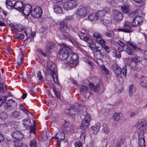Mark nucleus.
I'll list each match as a JSON object with an SVG mask.
<instances>
[{
	"label": "nucleus",
	"mask_w": 147,
	"mask_h": 147,
	"mask_svg": "<svg viewBox=\"0 0 147 147\" xmlns=\"http://www.w3.org/2000/svg\"><path fill=\"white\" fill-rule=\"evenodd\" d=\"M84 84L85 86L82 85L80 86V91L84 97L88 98L90 95V94H92L91 92H89L88 91V88L87 87L88 85L90 89H92L97 93L101 94L103 92V87L100 85L94 86L93 84L90 83L87 80L85 81Z\"/></svg>",
	"instance_id": "1"
},
{
	"label": "nucleus",
	"mask_w": 147,
	"mask_h": 147,
	"mask_svg": "<svg viewBox=\"0 0 147 147\" xmlns=\"http://www.w3.org/2000/svg\"><path fill=\"white\" fill-rule=\"evenodd\" d=\"M137 128L140 130V132L138 136V143L140 147H145V138L144 136V131L147 128V124L146 123L139 122L137 124Z\"/></svg>",
	"instance_id": "2"
},
{
	"label": "nucleus",
	"mask_w": 147,
	"mask_h": 147,
	"mask_svg": "<svg viewBox=\"0 0 147 147\" xmlns=\"http://www.w3.org/2000/svg\"><path fill=\"white\" fill-rule=\"evenodd\" d=\"M64 47L58 52V57L63 60L66 59L69 54L72 52V49L68 46L63 44Z\"/></svg>",
	"instance_id": "3"
},
{
	"label": "nucleus",
	"mask_w": 147,
	"mask_h": 147,
	"mask_svg": "<svg viewBox=\"0 0 147 147\" xmlns=\"http://www.w3.org/2000/svg\"><path fill=\"white\" fill-rule=\"evenodd\" d=\"M74 106L73 108L66 109L65 111L66 114L74 117L75 116V112L78 110L79 112L82 108V106L78 103H76Z\"/></svg>",
	"instance_id": "4"
},
{
	"label": "nucleus",
	"mask_w": 147,
	"mask_h": 147,
	"mask_svg": "<svg viewBox=\"0 0 147 147\" xmlns=\"http://www.w3.org/2000/svg\"><path fill=\"white\" fill-rule=\"evenodd\" d=\"M77 4L76 0H68L64 3L63 7L65 10H68L76 7Z\"/></svg>",
	"instance_id": "5"
},
{
	"label": "nucleus",
	"mask_w": 147,
	"mask_h": 147,
	"mask_svg": "<svg viewBox=\"0 0 147 147\" xmlns=\"http://www.w3.org/2000/svg\"><path fill=\"white\" fill-rule=\"evenodd\" d=\"M89 12V8L86 7L77 9L76 13L79 17H83L86 16Z\"/></svg>",
	"instance_id": "6"
},
{
	"label": "nucleus",
	"mask_w": 147,
	"mask_h": 147,
	"mask_svg": "<svg viewBox=\"0 0 147 147\" xmlns=\"http://www.w3.org/2000/svg\"><path fill=\"white\" fill-rule=\"evenodd\" d=\"M42 11L40 7L38 6L32 9L31 12V16L35 18L40 17L42 15Z\"/></svg>",
	"instance_id": "7"
},
{
	"label": "nucleus",
	"mask_w": 147,
	"mask_h": 147,
	"mask_svg": "<svg viewBox=\"0 0 147 147\" xmlns=\"http://www.w3.org/2000/svg\"><path fill=\"white\" fill-rule=\"evenodd\" d=\"M6 104L7 105L5 106V108L9 109L10 110L16 109L17 107V102L12 99L7 100Z\"/></svg>",
	"instance_id": "8"
},
{
	"label": "nucleus",
	"mask_w": 147,
	"mask_h": 147,
	"mask_svg": "<svg viewBox=\"0 0 147 147\" xmlns=\"http://www.w3.org/2000/svg\"><path fill=\"white\" fill-rule=\"evenodd\" d=\"M93 52L94 57L98 59L101 60L103 58L104 55L102 54L103 50L102 49H98L97 48H93Z\"/></svg>",
	"instance_id": "9"
},
{
	"label": "nucleus",
	"mask_w": 147,
	"mask_h": 147,
	"mask_svg": "<svg viewBox=\"0 0 147 147\" xmlns=\"http://www.w3.org/2000/svg\"><path fill=\"white\" fill-rule=\"evenodd\" d=\"M47 66V70L48 71L49 74L57 73V69L56 66L52 61H49L48 62Z\"/></svg>",
	"instance_id": "10"
},
{
	"label": "nucleus",
	"mask_w": 147,
	"mask_h": 147,
	"mask_svg": "<svg viewBox=\"0 0 147 147\" xmlns=\"http://www.w3.org/2000/svg\"><path fill=\"white\" fill-rule=\"evenodd\" d=\"M66 60L69 63L71 64L76 63L77 61L78 60V56L77 55L71 53L69 55Z\"/></svg>",
	"instance_id": "11"
},
{
	"label": "nucleus",
	"mask_w": 147,
	"mask_h": 147,
	"mask_svg": "<svg viewBox=\"0 0 147 147\" xmlns=\"http://www.w3.org/2000/svg\"><path fill=\"white\" fill-rule=\"evenodd\" d=\"M109 11V9L108 8L106 7L100 11L96 13L98 19L101 21H104V17L105 14L108 13Z\"/></svg>",
	"instance_id": "12"
},
{
	"label": "nucleus",
	"mask_w": 147,
	"mask_h": 147,
	"mask_svg": "<svg viewBox=\"0 0 147 147\" xmlns=\"http://www.w3.org/2000/svg\"><path fill=\"white\" fill-rule=\"evenodd\" d=\"M112 12L113 16L115 20L118 21L122 20L123 15L121 12L117 10H114Z\"/></svg>",
	"instance_id": "13"
},
{
	"label": "nucleus",
	"mask_w": 147,
	"mask_h": 147,
	"mask_svg": "<svg viewBox=\"0 0 147 147\" xmlns=\"http://www.w3.org/2000/svg\"><path fill=\"white\" fill-rule=\"evenodd\" d=\"M141 13L142 12L140 10L137 9L132 12L130 14V16H131V15L134 14L135 16H136L134 18L136 19V20H137L141 23L143 19L142 17L140 16L141 15Z\"/></svg>",
	"instance_id": "14"
},
{
	"label": "nucleus",
	"mask_w": 147,
	"mask_h": 147,
	"mask_svg": "<svg viewBox=\"0 0 147 147\" xmlns=\"http://www.w3.org/2000/svg\"><path fill=\"white\" fill-rule=\"evenodd\" d=\"M32 6L29 4H26L22 7L21 12L24 15L28 16L31 11Z\"/></svg>",
	"instance_id": "15"
},
{
	"label": "nucleus",
	"mask_w": 147,
	"mask_h": 147,
	"mask_svg": "<svg viewBox=\"0 0 147 147\" xmlns=\"http://www.w3.org/2000/svg\"><path fill=\"white\" fill-rule=\"evenodd\" d=\"M112 68L114 73L117 76L119 75L121 72V70L119 66L117 64L113 65Z\"/></svg>",
	"instance_id": "16"
},
{
	"label": "nucleus",
	"mask_w": 147,
	"mask_h": 147,
	"mask_svg": "<svg viewBox=\"0 0 147 147\" xmlns=\"http://www.w3.org/2000/svg\"><path fill=\"white\" fill-rule=\"evenodd\" d=\"M123 114L120 112L115 113L113 115V118L115 121H119L123 117Z\"/></svg>",
	"instance_id": "17"
},
{
	"label": "nucleus",
	"mask_w": 147,
	"mask_h": 147,
	"mask_svg": "<svg viewBox=\"0 0 147 147\" xmlns=\"http://www.w3.org/2000/svg\"><path fill=\"white\" fill-rule=\"evenodd\" d=\"M12 137L15 139L20 140L24 136V134L19 131H16L13 132L12 134Z\"/></svg>",
	"instance_id": "18"
},
{
	"label": "nucleus",
	"mask_w": 147,
	"mask_h": 147,
	"mask_svg": "<svg viewBox=\"0 0 147 147\" xmlns=\"http://www.w3.org/2000/svg\"><path fill=\"white\" fill-rule=\"evenodd\" d=\"M60 36L61 38H62L65 40H66L69 41H72V38L70 36L68 33L65 32L63 31L61 32Z\"/></svg>",
	"instance_id": "19"
},
{
	"label": "nucleus",
	"mask_w": 147,
	"mask_h": 147,
	"mask_svg": "<svg viewBox=\"0 0 147 147\" xmlns=\"http://www.w3.org/2000/svg\"><path fill=\"white\" fill-rule=\"evenodd\" d=\"M133 27L132 23L127 22L126 21L124 23L123 27L126 30V32H128L130 33L131 32V30L132 29V27Z\"/></svg>",
	"instance_id": "20"
},
{
	"label": "nucleus",
	"mask_w": 147,
	"mask_h": 147,
	"mask_svg": "<svg viewBox=\"0 0 147 147\" xmlns=\"http://www.w3.org/2000/svg\"><path fill=\"white\" fill-rule=\"evenodd\" d=\"M23 3L21 1H17L14 4V7L15 9L21 12L22 8Z\"/></svg>",
	"instance_id": "21"
},
{
	"label": "nucleus",
	"mask_w": 147,
	"mask_h": 147,
	"mask_svg": "<svg viewBox=\"0 0 147 147\" xmlns=\"http://www.w3.org/2000/svg\"><path fill=\"white\" fill-rule=\"evenodd\" d=\"M64 127L66 131L71 132L74 128V127L71 125L68 121H65L64 125Z\"/></svg>",
	"instance_id": "22"
},
{
	"label": "nucleus",
	"mask_w": 147,
	"mask_h": 147,
	"mask_svg": "<svg viewBox=\"0 0 147 147\" xmlns=\"http://www.w3.org/2000/svg\"><path fill=\"white\" fill-rule=\"evenodd\" d=\"M79 36L80 38L87 42L90 43V40L89 38L87 36L86 34L83 32H81L79 34Z\"/></svg>",
	"instance_id": "23"
},
{
	"label": "nucleus",
	"mask_w": 147,
	"mask_h": 147,
	"mask_svg": "<svg viewBox=\"0 0 147 147\" xmlns=\"http://www.w3.org/2000/svg\"><path fill=\"white\" fill-rule=\"evenodd\" d=\"M89 122L88 121H87L86 119L83 120L82 121V124L80 126V129L84 130L87 128L89 125Z\"/></svg>",
	"instance_id": "24"
},
{
	"label": "nucleus",
	"mask_w": 147,
	"mask_h": 147,
	"mask_svg": "<svg viewBox=\"0 0 147 147\" xmlns=\"http://www.w3.org/2000/svg\"><path fill=\"white\" fill-rule=\"evenodd\" d=\"M96 13H92L90 14L88 17L89 20L93 21L98 19Z\"/></svg>",
	"instance_id": "25"
},
{
	"label": "nucleus",
	"mask_w": 147,
	"mask_h": 147,
	"mask_svg": "<svg viewBox=\"0 0 147 147\" xmlns=\"http://www.w3.org/2000/svg\"><path fill=\"white\" fill-rule=\"evenodd\" d=\"M126 141L124 139H121L118 142L117 147H127Z\"/></svg>",
	"instance_id": "26"
},
{
	"label": "nucleus",
	"mask_w": 147,
	"mask_h": 147,
	"mask_svg": "<svg viewBox=\"0 0 147 147\" xmlns=\"http://www.w3.org/2000/svg\"><path fill=\"white\" fill-rule=\"evenodd\" d=\"M101 126L100 123V122H97L95 126H92L91 127V129L92 130H94L95 134H96L99 130Z\"/></svg>",
	"instance_id": "27"
},
{
	"label": "nucleus",
	"mask_w": 147,
	"mask_h": 147,
	"mask_svg": "<svg viewBox=\"0 0 147 147\" xmlns=\"http://www.w3.org/2000/svg\"><path fill=\"white\" fill-rule=\"evenodd\" d=\"M121 9L122 11L124 13H128L130 11L129 6L127 4L123 5L121 6Z\"/></svg>",
	"instance_id": "28"
},
{
	"label": "nucleus",
	"mask_w": 147,
	"mask_h": 147,
	"mask_svg": "<svg viewBox=\"0 0 147 147\" xmlns=\"http://www.w3.org/2000/svg\"><path fill=\"white\" fill-rule=\"evenodd\" d=\"M14 146L15 147H27L26 144L21 140L15 142Z\"/></svg>",
	"instance_id": "29"
},
{
	"label": "nucleus",
	"mask_w": 147,
	"mask_h": 147,
	"mask_svg": "<svg viewBox=\"0 0 147 147\" xmlns=\"http://www.w3.org/2000/svg\"><path fill=\"white\" fill-rule=\"evenodd\" d=\"M140 84L144 87H147V78L145 77H142L141 79Z\"/></svg>",
	"instance_id": "30"
},
{
	"label": "nucleus",
	"mask_w": 147,
	"mask_h": 147,
	"mask_svg": "<svg viewBox=\"0 0 147 147\" xmlns=\"http://www.w3.org/2000/svg\"><path fill=\"white\" fill-rule=\"evenodd\" d=\"M59 134L57 133L56 135L55 138L57 139L58 140H63L65 138V134L64 132L63 131L60 133L59 136H58Z\"/></svg>",
	"instance_id": "31"
},
{
	"label": "nucleus",
	"mask_w": 147,
	"mask_h": 147,
	"mask_svg": "<svg viewBox=\"0 0 147 147\" xmlns=\"http://www.w3.org/2000/svg\"><path fill=\"white\" fill-rule=\"evenodd\" d=\"M54 11L55 12L59 14L62 12L63 9L60 6L56 5L54 7Z\"/></svg>",
	"instance_id": "32"
},
{
	"label": "nucleus",
	"mask_w": 147,
	"mask_h": 147,
	"mask_svg": "<svg viewBox=\"0 0 147 147\" xmlns=\"http://www.w3.org/2000/svg\"><path fill=\"white\" fill-rule=\"evenodd\" d=\"M30 121L29 119H25L23 121V124L26 128H28L30 126Z\"/></svg>",
	"instance_id": "33"
},
{
	"label": "nucleus",
	"mask_w": 147,
	"mask_h": 147,
	"mask_svg": "<svg viewBox=\"0 0 147 147\" xmlns=\"http://www.w3.org/2000/svg\"><path fill=\"white\" fill-rule=\"evenodd\" d=\"M7 117V114L5 112H0V119L2 120L6 119Z\"/></svg>",
	"instance_id": "34"
},
{
	"label": "nucleus",
	"mask_w": 147,
	"mask_h": 147,
	"mask_svg": "<svg viewBox=\"0 0 147 147\" xmlns=\"http://www.w3.org/2000/svg\"><path fill=\"white\" fill-rule=\"evenodd\" d=\"M11 115L12 117L14 118H17L20 116L19 112L16 110L12 112Z\"/></svg>",
	"instance_id": "35"
},
{
	"label": "nucleus",
	"mask_w": 147,
	"mask_h": 147,
	"mask_svg": "<svg viewBox=\"0 0 147 147\" xmlns=\"http://www.w3.org/2000/svg\"><path fill=\"white\" fill-rule=\"evenodd\" d=\"M30 147H37V142L35 138H33L30 142Z\"/></svg>",
	"instance_id": "36"
},
{
	"label": "nucleus",
	"mask_w": 147,
	"mask_h": 147,
	"mask_svg": "<svg viewBox=\"0 0 147 147\" xmlns=\"http://www.w3.org/2000/svg\"><path fill=\"white\" fill-rule=\"evenodd\" d=\"M131 59L133 61L136 63L141 61L142 60V59L140 57L137 56L133 57Z\"/></svg>",
	"instance_id": "37"
},
{
	"label": "nucleus",
	"mask_w": 147,
	"mask_h": 147,
	"mask_svg": "<svg viewBox=\"0 0 147 147\" xmlns=\"http://www.w3.org/2000/svg\"><path fill=\"white\" fill-rule=\"evenodd\" d=\"M93 36L94 38H95V39H96V40L97 42L98 41H100V40H101V38H102L99 33L96 32H94L93 33Z\"/></svg>",
	"instance_id": "38"
},
{
	"label": "nucleus",
	"mask_w": 147,
	"mask_h": 147,
	"mask_svg": "<svg viewBox=\"0 0 147 147\" xmlns=\"http://www.w3.org/2000/svg\"><path fill=\"white\" fill-rule=\"evenodd\" d=\"M60 28L62 31V29H64V30H66L67 29V26L64 21H62L60 22Z\"/></svg>",
	"instance_id": "39"
},
{
	"label": "nucleus",
	"mask_w": 147,
	"mask_h": 147,
	"mask_svg": "<svg viewBox=\"0 0 147 147\" xmlns=\"http://www.w3.org/2000/svg\"><path fill=\"white\" fill-rule=\"evenodd\" d=\"M86 136V134L84 132L82 133L80 137V142L84 143L85 141Z\"/></svg>",
	"instance_id": "40"
},
{
	"label": "nucleus",
	"mask_w": 147,
	"mask_h": 147,
	"mask_svg": "<svg viewBox=\"0 0 147 147\" xmlns=\"http://www.w3.org/2000/svg\"><path fill=\"white\" fill-rule=\"evenodd\" d=\"M102 130L105 133L107 134H108L109 133L110 129L107 127L106 124H104L103 125Z\"/></svg>",
	"instance_id": "41"
},
{
	"label": "nucleus",
	"mask_w": 147,
	"mask_h": 147,
	"mask_svg": "<svg viewBox=\"0 0 147 147\" xmlns=\"http://www.w3.org/2000/svg\"><path fill=\"white\" fill-rule=\"evenodd\" d=\"M6 4L7 7L9 9H11L13 7V3L11 1L9 0H7Z\"/></svg>",
	"instance_id": "42"
},
{
	"label": "nucleus",
	"mask_w": 147,
	"mask_h": 147,
	"mask_svg": "<svg viewBox=\"0 0 147 147\" xmlns=\"http://www.w3.org/2000/svg\"><path fill=\"white\" fill-rule=\"evenodd\" d=\"M126 52L128 54L130 55H133L135 54L134 51L129 47L127 48L126 50Z\"/></svg>",
	"instance_id": "43"
},
{
	"label": "nucleus",
	"mask_w": 147,
	"mask_h": 147,
	"mask_svg": "<svg viewBox=\"0 0 147 147\" xmlns=\"http://www.w3.org/2000/svg\"><path fill=\"white\" fill-rule=\"evenodd\" d=\"M135 91V89L134 87V85H131L129 87V94L130 96H132L133 95V93Z\"/></svg>",
	"instance_id": "44"
},
{
	"label": "nucleus",
	"mask_w": 147,
	"mask_h": 147,
	"mask_svg": "<svg viewBox=\"0 0 147 147\" xmlns=\"http://www.w3.org/2000/svg\"><path fill=\"white\" fill-rule=\"evenodd\" d=\"M19 55L20 56L21 58L20 59V61H18L17 62L18 65L19 66H20L21 64H22L23 61V59L24 58V55L23 53L22 52V53L20 54Z\"/></svg>",
	"instance_id": "45"
},
{
	"label": "nucleus",
	"mask_w": 147,
	"mask_h": 147,
	"mask_svg": "<svg viewBox=\"0 0 147 147\" xmlns=\"http://www.w3.org/2000/svg\"><path fill=\"white\" fill-rule=\"evenodd\" d=\"M140 23L137 20H136L135 18H134L132 22L133 27H137L138 26Z\"/></svg>",
	"instance_id": "46"
},
{
	"label": "nucleus",
	"mask_w": 147,
	"mask_h": 147,
	"mask_svg": "<svg viewBox=\"0 0 147 147\" xmlns=\"http://www.w3.org/2000/svg\"><path fill=\"white\" fill-rule=\"evenodd\" d=\"M50 76H51L52 77L53 79V81L57 83V77L56 76V73H52L51 74H50Z\"/></svg>",
	"instance_id": "47"
},
{
	"label": "nucleus",
	"mask_w": 147,
	"mask_h": 147,
	"mask_svg": "<svg viewBox=\"0 0 147 147\" xmlns=\"http://www.w3.org/2000/svg\"><path fill=\"white\" fill-rule=\"evenodd\" d=\"M53 89L55 94L56 96V97L58 99H60V92L59 91H57L56 90V88L54 87H53Z\"/></svg>",
	"instance_id": "48"
},
{
	"label": "nucleus",
	"mask_w": 147,
	"mask_h": 147,
	"mask_svg": "<svg viewBox=\"0 0 147 147\" xmlns=\"http://www.w3.org/2000/svg\"><path fill=\"white\" fill-rule=\"evenodd\" d=\"M37 77L38 79L42 82H44V79L43 77L41 72L40 71H38L37 73Z\"/></svg>",
	"instance_id": "49"
},
{
	"label": "nucleus",
	"mask_w": 147,
	"mask_h": 147,
	"mask_svg": "<svg viewBox=\"0 0 147 147\" xmlns=\"http://www.w3.org/2000/svg\"><path fill=\"white\" fill-rule=\"evenodd\" d=\"M7 98V97L6 96H3L0 97V106L3 103L6 101Z\"/></svg>",
	"instance_id": "50"
},
{
	"label": "nucleus",
	"mask_w": 147,
	"mask_h": 147,
	"mask_svg": "<svg viewBox=\"0 0 147 147\" xmlns=\"http://www.w3.org/2000/svg\"><path fill=\"white\" fill-rule=\"evenodd\" d=\"M112 54L114 57L118 58H120L121 57V54L119 53L118 55L116 50H114L112 52Z\"/></svg>",
	"instance_id": "51"
},
{
	"label": "nucleus",
	"mask_w": 147,
	"mask_h": 147,
	"mask_svg": "<svg viewBox=\"0 0 147 147\" xmlns=\"http://www.w3.org/2000/svg\"><path fill=\"white\" fill-rule=\"evenodd\" d=\"M83 115L84 116V120L86 119L87 121H88L89 122L90 119V115L87 114L86 112L85 113V114H83Z\"/></svg>",
	"instance_id": "52"
},
{
	"label": "nucleus",
	"mask_w": 147,
	"mask_h": 147,
	"mask_svg": "<svg viewBox=\"0 0 147 147\" xmlns=\"http://www.w3.org/2000/svg\"><path fill=\"white\" fill-rule=\"evenodd\" d=\"M103 48L108 53H109L111 51L110 49L107 46L105 45L103 46H102V48L101 49H102Z\"/></svg>",
	"instance_id": "53"
},
{
	"label": "nucleus",
	"mask_w": 147,
	"mask_h": 147,
	"mask_svg": "<svg viewBox=\"0 0 147 147\" xmlns=\"http://www.w3.org/2000/svg\"><path fill=\"white\" fill-rule=\"evenodd\" d=\"M4 90L3 87V84L1 82H0V95L3 93Z\"/></svg>",
	"instance_id": "54"
},
{
	"label": "nucleus",
	"mask_w": 147,
	"mask_h": 147,
	"mask_svg": "<svg viewBox=\"0 0 147 147\" xmlns=\"http://www.w3.org/2000/svg\"><path fill=\"white\" fill-rule=\"evenodd\" d=\"M129 45L130 46H131L135 50H138L140 49L138 48L137 45H133L132 43H130L129 44Z\"/></svg>",
	"instance_id": "55"
},
{
	"label": "nucleus",
	"mask_w": 147,
	"mask_h": 147,
	"mask_svg": "<svg viewBox=\"0 0 147 147\" xmlns=\"http://www.w3.org/2000/svg\"><path fill=\"white\" fill-rule=\"evenodd\" d=\"M82 143H83L80 142H76L75 143V147H82Z\"/></svg>",
	"instance_id": "56"
},
{
	"label": "nucleus",
	"mask_w": 147,
	"mask_h": 147,
	"mask_svg": "<svg viewBox=\"0 0 147 147\" xmlns=\"http://www.w3.org/2000/svg\"><path fill=\"white\" fill-rule=\"evenodd\" d=\"M117 43L121 47H125V44L124 42L120 40H119L117 42Z\"/></svg>",
	"instance_id": "57"
},
{
	"label": "nucleus",
	"mask_w": 147,
	"mask_h": 147,
	"mask_svg": "<svg viewBox=\"0 0 147 147\" xmlns=\"http://www.w3.org/2000/svg\"><path fill=\"white\" fill-rule=\"evenodd\" d=\"M98 43H100L101 45L104 46H105L106 43L104 40L102 39V38H101V40H100V41H98Z\"/></svg>",
	"instance_id": "58"
},
{
	"label": "nucleus",
	"mask_w": 147,
	"mask_h": 147,
	"mask_svg": "<svg viewBox=\"0 0 147 147\" xmlns=\"http://www.w3.org/2000/svg\"><path fill=\"white\" fill-rule=\"evenodd\" d=\"M102 22L103 24L105 26H107L108 24L110 22V21L108 20H104V19L103 21H102Z\"/></svg>",
	"instance_id": "59"
},
{
	"label": "nucleus",
	"mask_w": 147,
	"mask_h": 147,
	"mask_svg": "<svg viewBox=\"0 0 147 147\" xmlns=\"http://www.w3.org/2000/svg\"><path fill=\"white\" fill-rule=\"evenodd\" d=\"M123 75L126 77L127 75V68L126 66L123 68Z\"/></svg>",
	"instance_id": "60"
},
{
	"label": "nucleus",
	"mask_w": 147,
	"mask_h": 147,
	"mask_svg": "<svg viewBox=\"0 0 147 147\" xmlns=\"http://www.w3.org/2000/svg\"><path fill=\"white\" fill-rule=\"evenodd\" d=\"M137 114V113L136 112H131L130 114V118L133 117L136 115Z\"/></svg>",
	"instance_id": "61"
},
{
	"label": "nucleus",
	"mask_w": 147,
	"mask_h": 147,
	"mask_svg": "<svg viewBox=\"0 0 147 147\" xmlns=\"http://www.w3.org/2000/svg\"><path fill=\"white\" fill-rule=\"evenodd\" d=\"M105 35L108 36L109 38H111L112 36V33L106 32L105 33Z\"/></svg>",
	"instance_id": "62"
},
{
	"label": "nucleus",
	"mask_w": 147,
	"mask_h": 147,
	"mask_svg": "<svg viewBox=\"0 0 147 147\" xmlns=\"http://www.w3.org/2000/svg\"><path fill=\"white\" fill-rule=\"evenodd\" d=\"M4 138L1 132L0 131V142L3 141Z\"/></svg>",
	"instance_id": "63"
},
{
	"label": "nucleus",
	"mask_w": 147,
	"mask_h": 147,
	"mask_svg": "<svg viewBox=\"0 0 147 147\" xmlns=\"http://www.w3.org/2000/svg\"><path fill=\"white\" fill-rule=\"evenodd\" d=\"M24 34H19L17 36V37L19 39H22L24 38Z\"/></svg>",
	"instance_id": "64"
}]
</instances>
